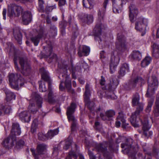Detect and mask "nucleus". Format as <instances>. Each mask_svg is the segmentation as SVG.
Returning a JSON list of instances; mask_svg holds the SVG:
<instances>
[{
  "instance_id": "obj_1",
  "label": "nucleus",
  "mask_w": 159,
  "mask_h": 159,
  "mask_svg": "<svg viewBox=\"0 0 159 159\" xmlns=\"http://www.w3.org/2000/svg\"><path fill=\"white\" fill-rule=\"evenodd\" d=\"M9 82L11 88L18 90L24 84L25 80L20 75L11 73L9 75Z\"/></svg>"
},
{
  "instance_id": "obj_2",
  "label": "nucleus",
  "mask_w": 159,
  "mask_h": 159,
  "mask_svg": "<svg viewBox=\"0 0 159 159\" xmlns=\"http://www.w3.org/2000/svg\"><path fill=\"white\" fill-rule=\"evenodd\" d=\"M148 88L146 96L148 98H150L154 93L157 88L158 82L156 76L152 75L148 80Z\"/></svg>"
},
{
  "instance_id": "obj_3",
  "label": "nucleus",
  "mask_w": 159,
  "mask_h": 159,
  "mask_svg": "<svg viewBox=\"0 0 159 159\" xmlns=\"http://www.w3.org/2000/svg\"><path fill=\"white\" fill-rule=\"evenodd\" d=\"M14 60L16 69L17 70H19L17 64V62L18 61L22 69L21 72L25 75H28L30 73V66L26 60H25L22 58L19 57H15Z\"/></svg>"
},
{
  "instance_id": "obj_4",
  "label": "nucleus",
  "mask_w": 159,
  "mask_h": 159,
  "mask_svg": "<svg viewBox=\"0 0 159 159\" xmlns=\"http://www.w3.org/2000/svg\"><path fill=\"white\" fill-rule=\"evenodd\" d=\"M23 9L20 6L16 5L15 4H11L8 6V15L11 18L19 16L22 12Z\"/></svg>"
},
{
  "instance_id": "obj_5",
  "label": "nucleus",
  "mask_w": 159,
  "mask_h": 159,
  "mask_svg": "<svg viewBox=\"0 0 159 159\" xmlns=\"http://www.w3.org/2000/svg\"><path fill=\"white\" fill-rule=\"evenodd\" d=\"M99 84L103 90H108L111 91L116 87L119 84V82L117 79H112L109 84V87H107L106 86V81L104 78L103 77V76H101V78L100 80Z\"/></svg>"
},
{
  "instance_id": "obj_6",
  "label": "nucleus",
  "mask_w": 159,
  "mask_h": 159,
  "mask_svg": "<svg viewBox=\"0 0 159 159\" xmlns=\"http://www.w3.org/2000/svg\"><path fill=\"white\" fill-rule=\"evenodd\" d=\"M40 72L41 73L42 78L45 81H47L48 82V89L49 92L48 95V99H51L53 96L51 90V88L52 83L49 76L48 72L46 71L44 68H43L40 69Z\"/></svg>"
},
{
  "instance_id": "obj_7",
  "label": "nucleus",
  "mask_w": 159,
  "mask_h": 159,
  "mask_svg": "<svg viewBox=\"0 0 159 159\" xmlns=\"http://www.w3.org/2000/svg\"><path fill=\"white\" fill-rule=\"evenodd\" d=\"M148 23L147 18L142 16L138 17L136 19L135 28L137 30L140 31L148 26Z\"/></svg>"
},
{
  "instance_id": "obj_8",
  "label": "nucleus",
  "mask_w": 159,
  "mask_h": 159,
  "mask_svg": "<svg viewBox=\"0 0 159 159\" xmlns=\"http://www.w3.org/2000/svg\"><path fill=\"white\" fill-rule=\"evenodd\" d=\"M46 145L43 143L39 144L37 145L36 148L37 153L35 152V150L33 148H31L30 150L35 159H39V155L44 154L47 151Z\"/></svg>"
},
{
  "instance_id": "obj_9",
  "label": "nucleus",
  "mask_w": 159,
  "mask_h": 159,
  "mask_svg": "<svg viewBox=\"0 0 159 159\" xmlns=\"http://www.w3.org/2000/svg\"><path fill=\"white\" fill-rule=\"evenodd\" d=\"M125 38L123 35L118 34L117 37V40L116 42L117 48L122 52L127 51L126 45L125 44Z\"/></svg>"
},
{
  "instance_id": "obj_10",
  "label": "nucleus",
  "mask_w": 159,
  "mask_h": 159,
  "mask_svg": "<svg viewBox=\"0 0 159 159\" xmlns=\"http://www.w3.org/2000/svg\"><path fill=\"white\" fill-rule=\"evenodd\" d=\"M120 60L119 54L117 52H115L111 56L110 69L111 73H113L118 65Z\"/></svg>"
},
{
  "instance_id": "obj_11",
  "label": "nucleus",
  "mask_w": 159,
  "mask_h": 159,
  "mask_svg": "<svg viewBox=\"0 0 159 159\" xmlns=\"http://www.w3.org/2000/svg\"><path fill=\"white\" fill-rule=\"evenodd\" d=\"M16 139V136L10 134L8 137L3 140L2 144L6 148H10L15 145Z\"/></svg>"
},
{
  "instance_id": "obj_12",
  "label": "nucleus",
  "mask_w": 159,
  "mask_h": 159,
  "mask_svg": "<svg viewBox=\"0 0 159 159\" xmlns=\"http://www.w3.org/2000/svg\"><path fill=\"white\" fill-rule=\"evenodd\" d=\"M42 100H34L33 101L30 102L28 107L29 111L33 114L36 113L42 107Z\"/></svg>"
},
{
  "instance_id": "obj_13",
  "label": "nucleus",
  "mask_w": 159,
  "mask_h": 159,
  "mask_svg": "<svg viewBox=\"0 0 159 159\" xmlns=\"http://www.w3.org/2000/svg\"><path fill=\"white\" fill-rule=\"evenodd\" d=\"M76 106V105L75 103L72 102L70 106L67 108L66 115L68 120L69 122L70 121L73 122L76 120L73 115Z\"/></svg>"
},
{
  "instance_id": "obj_14",
  "label": "nucleus",
  "mask_w": 159,
  "mask_h": 159,
  "mask_svg": "<svg viewBox=\"0 0 159 159\" xmlns=\"http://www.w3.org/2000/svg\"><path fill=\"white\" fill-rule=\"evenodd\" d=\"M133 140L131 138L126 139L125 143L121 144V147L124 148V150L127 153L134 152V148L131 145L133 143Z\"/></svg>"
},
{
  "instance_id": "obj_15",
  "label": "nucleus",
  "mask_w": 159,
  "mask_h": 159,
  "mask_svg": "<svg viewBox=\"0 0 159 159\" xmlns=\"http://www.w3.org/2000/svg\"><path fill=\"white\" fill-rule=\"evenodd\" d=\"M112 0L113 11L115 13H119L120 11V6L125 4L127 0Z\"/></svg>"
},
{
  "instance_id": "obj_16",
  "label": "nucleus",
  "mask_w": 159,
  "mask_h": 159,
  "mask_svg": "<svg viewBox=\"0 0 159 159\" xmlns=\"http://www.w3.org/2000/svg\"><path fill=\"white\" fill-rule=\"evenodd\" d=\"M109 145V143L104 142L97 144L95 146V149L97 151L105 155L107 153V147Z\"/></svg>"
},
{
  "instance_id": "obj_17",
  "label": "nucleus",
  "mask_w": 159,
  "mask_h": 159,
  "mask_svg": "<svg viewBox=\"0 0 159 159\" xmlns=\"http://www.w3.org/2000/svg\"><path fill=\"white\" fill-rule=\"evenodd\" d=\"M129 17L130 20L131 22H133L134 21L135 18L137 17L138 11L135 6L132 4L129 6Z\"/></svg>"
},
{
  "instance_id": "obj_18",
  "label": "nucleus",
  "mask_w": 159,
  "mask_h": 159,
  "mask_svg": "<svg viewBox=\"0 0 159 159\" xmlns=\"http://www.w3.org/2000/svg\"><path fill=\"white\" fill-rule=\"evenodd\" d=\"M115 115V111L112 110H110L107 111L104 115L102 113H101L100 116L102 119L104 120H110L111 119V117H113Z\"/></svg>"
},
{
  "instance_id": "obj_19",
  "label": "nucleus",
  "mask_w": 159,
  "mask_h": 159,
  "mask_svg": "<svg viewBox=\"0 0 159 159\" xmlns=\"http://www.w3.org/2000/svg\"><path fill=\"white\" fill-rule=\"evenodd\" d=\"M21 133L20 128L19 124L16 123H13L10 134L16 136V135H20Z\"/></svg>"
},
{
  "instance_id": "obj_20",
  "label": "nucleus",
  "mask_w": 159,
  "mask_h": 159,
  "mask_svg": "<svg viewBox=\"0 0 159 159\" xmlns=\"http://www.w3.org/2000/svg\"><path fill=\"white\" fill-rule=\"evenodd\" d=\"M32 15L30 11H26L22 13V20L24 24H28L31 20Z\"/></svg>"
},
{
  "instance_id": "obj_21",
  "label": "nucleus",
  "mask_w": 159,
  "mask_h": 159,
  "mask_svg": "<svg viewBox=\"0 0 159 159\" xmlns=\"http://www.w3.org/2000/svg\"><path fill=\"white\" fill-rule=\"evenodd\" d=\"M139 100H132V103L133 106H137L135 113L138 114L139 113L141 112L143 110V105L141 102H139Z\"/></svg>"
},
{
  "instance_id": "obj_22",
  "label": "nucleus",
  "mask_w": 159,
  "mask_h": 159,
  "mask_svg": "<svg viewBox=\"0 0 159 159\" xmlns=\"http://www.w3.org/2000/svg\"><path fill=\"white\" fill-rule=\"evenodd\" d=\"M90 52V49L89 47L86 46H82V49H79L78 54L80 57L87 56L89 54Z\"/></svg>"
},
{
  "instance_id": "obj_23",
  "label": "nucleus",
  "mask_w": 159,
  "mask_h": 159,
  "mask_svg": "<svg viewBox=\"0 0 159 159\" xmlns=\"http://www.w3.org/2000/svg\"><path fill=\"white\" fill-rule=\"evenodd\" d=\"M19 117L21 120L25 122H29L30 119V115L29 112L23 111L19 114Z\"/></svg>"
},
{
  "instance_id": "obj_24",
  "label": "nucleus",
  "mask_w": 159,
  "mask_h": 159,
  "mask_svg": "<svg viewBox=\"0 0 159 159\" xmlns=\"http://www.w3.org/2000/svg\"><path fill=\"white\" fill-rule=\"evenodd\" d=\"M109 0H105L103 3V8L100 9L98 13V18L100 20L102 19L104 16L106 8Z\"/></svg>"
},
{
  "instance_id": "obj_25",
  "label": "nucleus",
  "mask_w": 159,
  "mask_h": 159,
  "mask_svg": "<svg viewBox=\"0 0 159 159\" xmlns=\"http://www.w3.org/2000/svg\"><path fill=\"white\" fill-rule=\"evenodd\" d=\"M140 113L139 112L138 114H136L135 113V111L132 113L130 118V121L132 125L135 127H137L139 126L138 121L136 120V117L140 114Z\"/></svg>"
},
{
  "instance_id": "obj_26",
  "label": "nucleus",
  "mask_w": 159,
  "mask_h": 159,
  "mask_svg": "<svg viewBox=\"0 0 159 159\" xmlns=\"http://www.w3.org/2000/svg\"><path fill=\"white\" fill-rule=\"evenodd\" d=\"M66 81L65 85L68 91L72 93V94L75 93L74 91L71 89V82L69 75H66Z\"/></svg>"
},
{
  "instance_id": "obj_27",
  "label": "nucleus",
  "mask_w": 159,
  "mask_h": 159,
  "mask_svg": "<svg viewBox=\"0 0 159 159\" xmlns=\"http://www.w3.org/2000/svg\"><path fill=\"white\" fill-rule=\"evenodd\" d=\"M129 68L128 65L125 63L123 64L119 71V76L121 77L124 76L126 72H129Z\"/></svg>"
},
{
  "instance_id": "obj_28",
  "label": "nucleus",
  "mask_w": 159,
  "mask_h": 159,
  "mask_svg": "<svg viewBox=\"0 0 159 159\" xmlns=\"http://www.w3.org/2000/svg\"><path fill=\"white\" fill-rule=\"evenodd\" d=\"M81 20L82 22L89 24L93 22V17L91 15L85 14L84 15L83 18L81 19Z\"/></svg>"
},
{
  "instance_id": "obj_29",
  "label": "nucleus",
  "mask_w": 159,
  "mask_h": 159,
  "mask_svg": "<svg viewBox=\"0 0 159 159\" xmlns=\"http://www.w3.org/2000/svg\"><path fill=\"white\" fill-rule=\"evenodd\" d=\"M102 25L100 23L99 25L97 24L94 29V30L96 33L95 36L96 38L98 37L99 39H100L101 42L102 41V39L100 35H101Z\"/></svg>"
},
{
  "instance_id": "obj_30",
  "label": "nucleus",
  "mask_w": 159,
  "mask_h": 159,
  "mask_svg": "<svg viewBox=\"0 0 159 159\" xmlns=\"http://www.w3.org/2000/svg\"><path fill=\"white\" fill-rule=\"evenodd\" d=\"M153 56L156 58H159V45L154 43L152 46Z\"/></svg>"
},
{
  "instance_id": "obj_31",
  "label": "nucleus",
  "mask_w": 159,
  "mask_h": 159,
  "mask_svg": "<svg viewBox=\"0 0 159 159\" xmlns=\"http://www.w3.org/2000/svg\"><path fill=\"white\" fill-rule=\"evenodd\" d=\"M118 120H120L122 123V126L123 128H126L128 125V124L126 123V121L124 118V115L122 112L119 113V115L117 116Z\"/></svg>"
},
{
  "instance_id": "obj_32",
  "label": "nucleus",
  "mask_w": 159,
  "mask_h": 159,
  "mask_svg": "<svg viewBox=\"0 0 159 159\" xmlns=\"http://www.w3.org/2000/svg\"><path fill=\"white\" fill-rule=\"evenodd\" d=\"M85 106L90 111H92L94 110L95 105L93 100H85Z\"/></svg>"
},
{
  "instance_id": "obj_33",
  "label": "nucleus",
  "mask_w": 159,
  "mask_h": 159,
  "mask_svg": "<svg viewBox=\"0 0 159 159\" xmlns=\"http://www.w3.org/2000/svg\"><path fill=\"white\" fill-rule=\"evenodd\" d=\"M152 60L151 57H146L142 61L141 65L142 67H144L148 65Z\"/></svg>"
},
{
  "instance_id": "obj_34",
  "label": "nucleus",
  "mask_w": 159,
  "mask_h": 159,
  "mask_svg": "<svg viewBox=\"0 0 159 159\" xmlns=\"http://www.w3.org/2000/svg\"><path fill=\"white\" fill-rule=\"evenodd\" d=\"M83 5L86 8L91 9L93 8V3L92 0H83Z\"/></svg>"
},
{
  "instance_id": "obj_35",
  "label": "nucleus",
  "mask_w": 159,
  "mask_h": 159,
  "mask_svg": "<svg viewBox=\"0 0 159 159\" xmlns=\"http://www.w3.org/2000/svg\"><path fill=\"white\" fill-rule=\"evenodd\" d=\"M41 37V35L39 34L37 36H33L30 38V40L33 42L34 45L37 46L40 41V39Z\"/></svg>"
},
{
  "instance_id": "obj_36",
  "label": "nucleus",
  "mask_w": 159,
  "mask_h": 159,
  "mask_svg": "<svg viewBox=\"0 0 159 159\" xmlns=\"http://www.w3.org/2000/svg\"><path fill=\"white\" fill-rule=\"evenodd\" d=\"M132 57L136 60H140L142 58L141 53L137 51H133L131 54Z\"/></svg>"
},
{
  "instance_id": "obj_37",
  "label": "nucleus",
  "mask_w": 159,
  "mask_h": 159,
  "mask_svg": "<svg viewBox=\"0 0 159 159\" xmlns=\"http://www.w3.org/2000/svg\"><path fill=\"white\" fill-rule=\"evenodd\" d=\"M59 131L57 129L50 130L48 131L46 135L48 139H51L54 135L58 134Z\"/></svg>"
},
{
  "instance_id": "obj_38",
  "label": "nucleus",
  "mask_w": 159,
  "mask_h": 159,
  "mask_svg": "<svg viewBox=\"0 0 159 159\" xmlns=\"http://www.w3.org/2000/svg\"><path fill=\"white\" fill-rule=\"evenodd\" d=\"M98 94L99 95L100 94V95H99V96L100 97V98H104L111 99H115L116 98V96L115 97V98H114V95L113 94H112V95H106V93H103L102 94L100 92H98Z\"/></svg>"
},
{
  "instance_id": "obj_39",
  "label": "nucleus",
  "mask_w": 159,
  "mask_h": 159,
  "mask_svg": "<svg viewBox=\"0 0 159 159\" xmlns=\"http://www.w3.org/2000/svg\"><path fill=\"white\" fill-rule=\"evenodd\" d=\"M90 96L89 85L88 84H86L85 86V92L84 96V99H89Z\"/></svg>"
},
{
  "instance_id": "obj_40",
  "label": "nucleus",
  "mask_w": 159,
  "mask_h": 159,
  "mask_svg": "<svg viewBox=\"0 0 159 159\" xmlns=\"http://www.w3.org/2000/svg\"><path fill=\"white\" fill-rule=\"evenodd\" d=\"M139 120L141 124L143 125L142 127L143 130H149L150 127L148 125V122L147 119H145L144 121H143L141 119H140Z\"/></svg>"
},
{
  "instance_id": "obj_41",
  "label": "nucleus",
  "mask_w": 159,
  "mask_h": 159,
  "mask_svg": "<svg viewBox=\"0 0 159 159\" xmlns=\"http://www.w3.org/2000/svg\"><path fill=\"white\" fill-rule=\"evenodd\" d=\"M156 107L154 108L153 113L154 115L157 116H159V100H156L155 102Z\"/></svg>"
},
{
  "instance_id": "obj_42",
  "label": "nucleus",
  "mask_w": 159,
  "mask_h": 159,
  "mask_svg": "<svg viewBox=\"0 0 159 159\" xmlns=\"http://www.w3.org/2000/svg\"><path fill=\"white\" fill-rule=\"evenodd\" d=\"M50 31L52 33V36H55L57 35V29L56 26L54 25H51Z\"/></svg>"
},
{
  "instance_id": "obj_43",
  "label": "nucleus",
  "mask_w": 159,
  "mask_h": 159,
  "mask_svg": "<svg viewBox=\"0 0 159 159\" xmlns=\"http://www.w3.org/2000/svg\"><path fill=\"white\" fill-rule=\"evenodd\" d=\"M94 127L95 129L98 131H101L102 130V125L100 122L97 121L95 122Z\"/></svg>"
},
{
  "instance_id": "obj_44",
  "label": "nucleus",
  "mask_w": 159,
  "mask_h": 159,
  "mask_svg": "<svg viewBox=\"0 0 159 159\" xmlns=\"http://www.w3.org/2000/svg\"><path fill=\"white\" fill-rule=\"evenodd\" d=\"M143 79L141 77H137L135 78L131 83L130 84L132 86H134L135 84L138 82L143 83Z\"/></svg>"
},
{
  "instance_id": "obj_45",
  "label": "nucleus",
  "mask_w": 159,
  "mask_h": 159,
  "mask_svg": "<svg viewBox=\"0 0 159 159\" xmlns=\"http://www.w3.org/2000/svg\"><path fill=\"white\" fill-rule=\"evenodd\" d=\"M15 38L16 40L20 44L21 43V40L22 38V35L19 32L17 34H15V31L13 32Z\"/></svg>"
},
{
  "instance_id": "obj_46",
  "label": "nucleus",
  "mask_w": 159,
  "mask_h": 159,
  "mask_svg": "<svg viewBox=\"0 0 159 159\" xmlns=\"http://www.w3.org/2000/svg\"><path fill=\"white\" fill-rule=\"evenodd\" d=\"M72 143V140L68 138L66 140V143L63 148L65 150H67L70 146Z\"/></svg>"
},
{
  "instance_id": "obj_47",
  "label": "nucleus",
  "mask_w": 159,
  "mask_h": 159,
  "mask_svg": "<svg viewBox=\"0 0 159 159\" xmlns=\"http://www.w3.org/2000/svg\"><path fill=\"white\" fill-rule=\"evenodd\" d=\"M7 99H13L16 98V95L14 93L11 92L6 93Z\"/></svg>"
},
{
  "instance_id": "obj_48",
  "label": "nucleus",
  "mask_w": 159,
  "mask_h": 159,
  "mask_svg": "<svg viewBox=\"0 0 159 159\" xmlns=\"http://www.w3.org/2000/svg\"><path fill=\"white\" fill-rule=\"evenodd\" d=\"M72 157L75 158H77V156L75 152L71 151L69 152L68 155L67 156L66 159H72Z\"/></svg>"
},
{
  "instance_id": "obj_49",
  "label": "nucleus",
  "mask_w": 159,
  "mask_h": 159,
  "mask_svg": "<svg viewBox=\"0 0 159 159\" xmlns=\"http://www.w3.org/2000/svg\"><path fill=\"white\" fill-rule=\"evenodd\" d=\"M39 89L40 91L42 92H45L46 90L47 89L46 87L45 84L44 83L43 84L42 81H39Z\"/></svg>"
},
{
  "instance_id": "obj_50",
  "label": "nucleus",
  "mask_w": 159,
  "mask_h": 159,
  "mask_svg": "<svg viewBox=\"0 0 159 159\" xmlns=\"http://www.w3.org/2000/svg\"><path fill=\"white\" fill-rule=\"evenodd\" d=\"M100 58L103 62L107 59V56L105 52L104 51H102L100 52Z\"/></svg>"
},
{
  "instance_id": "obj_51",
  "label": "nucleus",
  "mask_w": 159,
  "mask_h": 159,
  "mask_svg": "<svg viewBox=\"0 0 159 159\" xmlns=\"http://www.w3.org/2000/svg\"><path fill=\"white\" fill-rule=\"evenodd\" d=\"M47 135L43 134L42 133H39L38 134V139L40 140L44 141L47 139Z\"/></svg>"
},
{
  "instance_id": "obj_52",
  "label": "nucleus",
  "mask_w": 159,
  "mask_h": 159,
  "mask_svg": "<svg viewBox=\"0 0 159 159\" xmlns=\"http://www.w3.org/2000/svg\"><path fill=\"white\" fill-rule=\"evenodd\" d=\"M153 103V101L152 100H151L148 103L147 107L145 111L146 112L149 113L151 111V107Z\"/></svg>"
},
{
  "instance_id": "obj_53",
  "label": "nucleus",
  "mask_w": 159,
  "mask_h": 159,
  "mask_svg": "<svg viewBox=\"0 0 159 159\" xmlns=\"http://www.w3.org/2000/svg\"><path fill=\"white\" fill-rule=\"evenodd\" d=\"M16 147L18 148H20L23 147L25 144L24 141L20 139L18 140L16 142Z\"/></svg>"
},
{
  "instance_id": "obj_54",
  "label": "nucleus",
  "mask_w": 159,
  "mask_h": 159,
  "mask_svg": "<svg viewBox=\"0 0 159 159\" xmlns=\"http://www.w3.org/2000/svg\"><path fill=\"white\" fill-rule=\"evenodd\" d=\"M31 97L33 99H40L41 98L40 95L36 92L33 93L31 95Z\"/></svg>"
},
{
  "instance_id": "obj_55",
  "label": "nucleus",
  "mask_w": 159,
  "mask_h": 159,
  "mask_svg": "<svg viewBox=\"0 0 159 159\" xmlns=\"http://www.w3.org/2000/svg\"><path fill=\"white\" fill-rule=\"evenodd\" d=\"M11 111V107L9 106L4 107V109L3 110V112L6 114H9Z\"/></svg>"
},
{
  "instance_id": "obj_56",
  "label": "nucleus",
  "mask_w": 159,
  "mask_h": 159,
  "mask_svg": "<svg viewBox=\"0 0 159 159\" xmlns=\"http://www.w3.org/2000/svg\"><path fill=\"white\" fill-rule=\"evenodd\" d=\"M149 130H143L144 135L148 138L149 136L152 135V133L151 131H149Z\"/></svg>"
},
{
  "instance_id": "obj_57",
  "label": "nucleus",
  "mask_w": 159,
  "mask_h": 159,
  "mask_svg": "<svg viewBox=\"0 0 159 159\" xmlns=\"http://www.w3.org/2000/svg\"><path fill=\"white\" fill-rule=\"evenodd\" d=\"M88 154L89 156V159H96V157L93 154V152L89 149H88Z\"/></svg>"
},
{
  "instance_id": "obj_58",
  "label": "nucleus",
  "mask_w": 159,
  "mask_h": 159,
  "mask_svg": "<svg viewBox=\"0 0 159 159\" xmlns=\"http://www.w3.org/2000/svg\"><path fill=\"white\" fill-rule=\"evenodd\" d=\"M77 125V120L72 122L71 126L72 131H74L75 130Z\"/></svg>"
},
{
  "instance_id": "obj_59",
  "label": "nucleus",
  "mask_w": 159,
  "mask_h": 159,
  "mask_svg": "<svg viewBox=\"0 0 159 159\" xmlns=\"http://www.w3.org/2000/svg\"><path fill=\"white\" fill-rule=\"evenodd\" d=\"M145 154H143L142 153L139 152L137 156V159H145Z\"/></svg>"
},
{
  "instance_id": "obj_60",
  "label": "nucleus",
  "mask_w": 159,
  "mask_h": 159,
  "mask_svg": "<svg viewBox=\"0 0 159 159\" xmlns=\"http://www.w3.org/2000/svg\"><path fill=\"white\" fill-rule=\"evenodd\" d=\"M140 98L139 94L138 93H136L133 96L132 99H139Z\"/></svg>"
},
{
  "instance_id": "obj_61",
  "label": "nucleus",
  "mask_w": 159,
  "mask_h": 159,
  "mask_svg": "<svg viewBox=\"0 0 159 159\" xmlns=\"http://www.w3.org/2000/svg\"><path fill=\"white\" fill-rule=\"evenodd\" d=\"M66 2V0H59V5L60 6L64 5Z\"/></svg>"
},
{
  "instance_id": "obj_62",
  "label": "nucleus",
  "mask_w": 159,
  "mask_h": 159,
  "mask_svg": "<svg viewBox=\"0 0 159 159\" xmlns=\"http://www.w3.org/2000/svg\"><path fill=\"white\" fill-rule=\"evenodd\" d=\"M4 106L2 105H0V116L3 114V110L4 109Z\"/></svg>"
},
{
  "instance_id": "obj_63",
  "label": "nucleus",
  "mask_w": 159,
  "mask_h": 159,
  "mask_svg": "<svg viewBox=\"0 0 159 159\" xmlns=\"http://www.w3.org/2000/svg\"><path fill=\"white\" fill-rule=\"evenodd\" d=\"M63 81H61L60 84L59 85V89L61 90H63L65 89V87L63 86Z\"/></svg>"
},
{
  "instance_id": "obj_64",
  "label": "nucleus",
  "mask_w": 159,
  "mask_h": 159,
  "mask_svg": "<svg viewBox=\"0 0 159 159\" xmlns=\"http://www.w3.org/2000/svg\"><path fill=\"white\" fill-rule=\"evenodd\" d=\"M152 151L155 154H157L159 152L158 149H157V148H156L155 147H153Z\"/></svg>"
}]
</instances>
